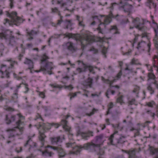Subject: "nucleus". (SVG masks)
<instances>
[{"mask_svg":"<svg viewBox=\"0 0 158 158\" xmlns=\"http://www.w3.org/2000/svg\"><path fill=\"white\" fill-rule=\"evenodd\" d=\"M66 36L69 38H72L76 40H80L81 44V48L83 50L85 46V44H87L92 42L93 39L91 36L87 34H85L82 37L79 34H73L72 33H68Z\"/></svg>","mask_w":158,"mask_h":158,"instance_id":"1","label":"nucleus"},{"mask_svg":"<svg viewBox=\"0 0 158 158\" xmlns=\"http://www.w3.org/2000/svg\"><path fill=\"white\" fill-rule=\"evenodd\" d=\"M98 148L99 145L96 144V143H94L92 142L89 143H88L84 144L83 146H76L73 148V151H70L69 152V154L70 155L73 154V155H77L79 154L81 149L84 148L86 150H89L92 151H95V148Z\"/></svg>","mask_w":158,"mask_h":158,"instance_id":"2","label":"nucleus"},{"mask_svg":"<svg viewBox=\"0 0 158 158\" xmlns=\"http://www.w3.org/2000/svg\"><path fill=\"white\" fill-rule=\"evenodd\" d=\"M49 58L46 53L43 55L41 60V65L40 69L39 70H36L35 71L38 73L43 71L44 73H48L49 75L52 74L51 70L53 69L52 63L51 62H46V60Z\"/></svg>","mask_w":158,"mask_h":158,"instance_id":"3","label":"nucleus"},{"mask_svg":"<svg viewBox=\"0 0 158 158\" xmlns=\"http://www.w3.org/2000/svg\"><path fill=\"white\" fill-rule=\"evenodd\" d=\"M117 132V131H116L110 135L108 139L109 143H108L114 145H117L124 143L125 142V137L123 136L118 137V135L116 134Z\"/></svg>","mask_w":158,"mask_h":158,"instance_id":"4","label":"nucleus"},{"mask_svg":"<svg viewBox=\"0 0 158 158\" xmlns=\"http://www.w3.org/2000/svg\"><path fill=\"white\" fill-rule=\"evenodd\" d=\"M8 16L11 18V21L8 19H5L6 23H8L10 25L13 24L16 26H19L20 24L22 22V19L17 16V13L15 12H12L10 14L9 13L7 14Z\"/></svg>","mask_w":158,"mask_h":158,"instance_id":"5","label":"nucleus"},{"mask_svg":"<svg viewBox=\"0 0 158 158\" xmlns=\"http://www.w3.org/2000/svg\"><path fill=\"white\" fill-rule=\"evenodd\" d=\"M0 38L6 40L7 41L9 42L10 45L12 46H15L16 49H17L16 43L14 36L9 35L6 33H0Z\"/></svg>","mask_w":158,"mask_h":158,"instance_id":"6","label":"nucleus"},{"mask_svg":"<svg viewBox=\"0 0 158 158\" xmlns=\"http://www.w3.org/2000/svg\"><path fill=\"white\" fill-rule=\"evenodd\" d=\"M17 115L19 116V119L16 122L17 126L12 129H8L6 130V131H15V129L16 128L19 129L21 133L23 131L24 128L23 127H20V125L23 123V121H21V120H24L25 119V117L20 114H18Z\"/></svg>","mask_w":158,"mask_h":158,"instance_id":"7","label":"nucleus"},{"mask_svg":"<svg viewBox=\"0 0 158 158\" xmlns=\"http://www.w3.org/2000/svg\"><path fill=\"white\" fill-rule=\"evenodd\" d=\"M77 62L78 63V64L80 63H81L83 65L82 68H78L77 69L76 71L78 73H81L82 72H85L86 71V69L87 68L89 69V70L90 72H92L93 71V68L90 66L88 65L84 64L82 61L80 60H78Z\"/></svg>","mask_w":158,"mask_h":158,"instance_id":"8","label":"nucleus"},{"mask_svg":"<svg viewBox=\"0 0 158 158\" xmlns=\"http://www.w3.org/2000/svg\"><path fill=\"white\" fill-rule=\"evenodd\" d=\"M132 23L134 24L135 27L136 28L142 31H145L146 27L143 26V23H141L140 22L139 18H136L135 19H133Z\"/></svg>","mask_w":158,"mask_h":158,"instance_id":"9","label":"nucleus"},{"mask_svg":"<svg viewBox=\"0 0 158 158\" xmlns=\"http://www.w3.org/2000/svg\"><path fill=\"white\" fill-rule=\"evenodd\" d=\"M63 46L66 48L67 49L72 52L76 51L77 48L71 42H68L63 45Z\"/></svg>","mask_w":158,"mask_h":158,"instance_id":"10","label":"nucleus"},{"mask_svg":"<svg viewBox=\"0 0 158 158\" xmlns=\"http://www.w3.org/2000/svg\"><path fill=\"white\" fill-rule=\"evenodd\" d=\"M95 142L96 144L99 145L100 148V146L104 142V136L103 134H101L98 135L96 136L95 137Z\"/></svg>","mask_w":158,"mask_h":158,"instance_id":"11","label":"nucleus"},{"mask_svg":"<svg viewBox=\"0 0 158 158\" xmlns=\"http://www.w3.org/2000/svg\"><path fill=\"white\" fill-rule=\"evenodd\" d=\"M93 79L89 77L83 82V85L86 88H92L93 85Z\"/></svg>","mask_w":158,"mask_h":158,"instance_id":"12","label":"nucleus"},{"mask_svg":"<svg viewBox=\"0 0 158 158\" xmlns=\"http://www.w3.org/2000/svg\"><path fill=\"white\" fill-rule=\"evenodd\" d=\"M133 6L131 5L125 3V5L123 6L124 11L125 12H128V15H129L131 11Z\"/></svg>","mask_w":158,"mask_h":158,"instance_id":"13","label":"nucleus"},{"mask_svg":"<svg viewBox=\"0 0 158 158\" xmlns=\"http://www.w3.org/2000/svg\"><path fill=\"white\" fill-rule=\"evenodd\" d=\"M67 123L68 122L64 119H62L61 121V124L64 129L66 131L69 132L71 128L67 125Z\"/></svg>","mask_w":158,"mask_h":158,"instance_id":"14","label":"nucleus"},{"mask_svg":"<svg viewBox=\"0 0 158 158\" xmlns=\"http://www.w3.org/2000/svg\"><path fill=\"white\" fill-rule=\"evenodd\" d=\"M156 27V28H154L155 36L154 39V42L156 48L158 49V26L157 25Z\"/></svg>","mask_w":158,"mask_h":158,"instance_id":"15","label":"nucleus"},{"mask_svg":"<svg viewBox=\"0 0 158 158\" xmlns=\"http://www.w3.org/2000/svg\"><path fill=\"white\" fill-rule=\"evenodd\" d=\"M93 136V132L91 131H88L87 132L82 133L81 134L82 138L85 140L88 139L90 136Z\"/></svg>","mask_w":158,"mask_h":158,"instance_id":"16","label":"nucleus"},{"mask_svg":"<svg viewBox=\"0 0 158 158\" xmlns=\"http://www.w3.org/2000/svg\"><path fill=\"white\" fill-rule=\"evenodd\" d=\"M6 65H2L0 71L2 72L3 75L5 76V77L9 78V73L7 71L6 68L4 69V67H6Z\"/></svg>","mask_w":158,"mask_h":158,"instance_id":"17","label":"nucleus"},{"mask_svg":"<svg viewBox=\"0 0 158 158\" xmlns=\"http://www.w3.org/2000/svg\"><path fill=\"white\" fill-rule=\"evenodd\" d=\"M146 45V44L145 42L142 41L139 43L137 48L140 52H142L144 50L145 47Z\"/></svg>","mask_w":158,"mask_h":158,"instance_id":"18","label":"nucleus"},{"mask_svg":"<svg viewBox=\"0 0 158 158\" xmlns=\"http://www.w3.org/2000/svg\"><path fill=\"white\" fill-rule=\"evenodd\" d=\"M110 32L113 34H119L120 32L116 26H111L109 29Z\"/></svg>","mask_w":158,"mask_h":158,"instance_id":"19","label":"nucleus"},{"mask_svg":"<svg viewBox=\"0 0 158 158\" xmlns=\"http://www.w3.org/2000/svg\"><path fill=\"white\" fill-rule=\"evenodd\" d=\"M24 63L28 65L29 69H31L33 68V63L31 60L26 58Z\"/></svg>","mask_w":158,"mask_h":158,"instance_id":"20","label":"nucleus"},{"mask_svg":"<svg viewBox=\"0 0 158 158\" xmlns=\"http://www.w3.org/2000/svg\"><path fill=\"white\" fill-rule=\"evenodd\" d=\"M136 149H131L129 150V158H136V156H135L136 152Z\"/></svg>","mask_w":158,"mask_h":158,"instance_id":"21","label":"nucleus"},{"mask_svg":"<svg viewBox=\"0 0 158 158\" xmlns=\"http://www.w3.org/2000/svg\"><path fill=\"white\" fill-rule=\"evenodd\" d=\"M26 30L27 31V35L29 36V37L28 38V40H32L33 38L32 36L34 35H36L37 33V31L33 30H31L30 31H28L27 30Z\"/></svg>","mask_w":158,"mask_h":158,"instance_id":"22","label":"nucleus"},{"mask_svg":"<svg viewBox=\"0 0 158 158\" xmlns=\"http://www.w3.org/2000/svg\"><path fill=\"white\" fill-rule=\"evenodd\" d=\"M149 150L150 152V154L152 155H154L156 154V156L154 158H158V151L157 149L154 148L150 147Z\"/></svg>","mask_w":158,"mask_h":158,"instance_id":"23","label":"nucleus"},{"mask_svg":"<svg viewBox=\"0 0 158 158\" xmlns=\"http://www.w3.org/2000/svg\"><path fill=\"white\" fill-rule=\"evenodd\" d=\"M51 143L53 145H56L57 144L59 140V137H53L50 138Z\"/></svg>","mask_w":158,"mask_h":158,"instance_id":"24","label":"nucleus"},{"mask_svg":"<svg viewBox=\"0 0 158 158\" xmlns=\"http://www.w3.org/2000/svg\"><path fill=\"white\" fill-rule=\"evenodd\" d=\"M42 154L45 156L51 157L52 155L53 154L51 152L49 151L48 149H46L44 151L42 152Z\"/></svg>","mask_w":158,"mask_h":158,"instance_id":"25","label":"nucleus"},{"mask_svg":"<svg viewBox=\"0 0 158 158\" xmlns=\"http://www.w3.org/2000/svg\"><path fill=\"white\" fill-rule=\"evenodd\" d=\"M39 139L40 141L43 142L44 141V139L46 137V136L45 135L44 133L43 132L39 131Z\"/></svg>","mask_w":158,"mask_h":158,"instance_id":"26","label":"nucleus"},{"mask_svg":"<svg viewBox=\"0 0 158 158\" xmlns=\"http://www.w3.org/2000/svg\"><path fill=\"white\" fill-rule=\"evenodd\" d=\"M112 88L110 87V88L108 89L107 90L106 92V96L107 97V98H109V97L108 96V94L109 93H111L112 94H114L115 93V91L114 90H112Z\"/></svg>","mask_w":158,"mask_h":158,"instance_id":"27","label":"nucleus"},{"mask_svg":"<svg viewBox=\"0 0 158 158\" xmlns=\"http://www.w3.org/2000/svg\"><path fill=\"white\" fill-rule=\"evenodd\" d=\"M61 145H60V146ZM66 155L65 152L60 147V158L64 157Z\"/></svg>","mask_w":158,"mask_h":158,"instance_id":"28","label":"nucleus"},{"mask_svg":"<svg viewBox=\"0 0 158 158\" xmlns=\"http://www.w3.org/2000/svg\"><path fill=\"white\" fill-rule=\"evenodd\" d=\"M115 81V79H114L112 81H110V80H108L109 82V83L110 84V88H112L113 87H115L117 88L118 89H119V86L118 85H116L115 86H113L112 85V84Z\"/></svg>","mask_w":158,"mask_h":158,"instance_id":"29","label":"nucleus"},{"mask_svg":"<svg viewBox=\"0 0 158 158\" xmlns=\"http://www.w3.org/2000/svg\"><path fill=\"white\" fill-rule=\"evenodd\" d=\"M59 35H53L48 40V45H50V42L51 41V40L53 39H58L59 38Z\"/></svg>","mask_w":158,"mask_h":158,"instance_id":"30","label":"nucleus"},{"mask_svg":"<svg viewBox=\"0 0 158 158\" xmlns=\"http://www.w3.org/2000/svg\"><path fill=\"white\" fill-rule=\"evenodd\" d=\"M69 2L68 0H61L60 1V4L61 6H64L66 5L67 3Z\"/></svg>","mask_w":158,"mask_h":158,"instance_id":"31","label":"nucleus"},{"mask_svg":"<svg viewBox=\"0 0 158 158\" xmlns=\"http://www.w3.org/2000/svg\"><path fill=\"white\" fill-rule=\"evenodd\" d=\"M113 106H114L112 102H111L109 103V104L108 106V110L107 111V113H106V115H108L110 114V109H111V108H112L113 107Z\"/></svg>","mask_w":158,"mask_h":158,"instance_id":"32","label":"nucleus"},{"mask_svg":"<svg viewBox=\"0 0 158 158\" xmlns=\"http://www.w3.org/2000/svg\"><path fill=\"white\" fill-rule=\"evenodd\" d=\"M148 90L150 92L151 94H152L154 93V90L150 84H149L147 87Z\"/></svg>","mask_w":158,"mask_h":158,"instance_id":"33","label":"nucleus"},{"mask_svg":"<svg viewBox=\"0 0 158 158\" xmlns=\"http://www.w3.org/2000/svg\"><path fill=\"white\" fill-rule=\"evenodd\" d=\"M104 150L103 149L100 148L99 151V152H98V154L99 156L98 158H99L101 157V158H103L101 157V156L103 155H104Z\"/></svg>","mask_w":158,"mask_h":158,"instance_id":"34","label":"nucleus"},{"mask_svg":"<svg viewBox=\"0 0 158 158\" xmlns=\"http://www.w3.org/2000/svg\"><path fill=\"white\" fill-rule=\"evenodd\" d=\"M123 95L120 96L116 100V102L118 103H120L121 104L123 103Z\"/></svg>","mask_w":158,"mask_h":158,"instance_id":"35","label":"nucleus"},{"mask_svg":"<svg viewBox=\"0 0 158 158\" xmlns=\"http://www.w3.org/2000/svg\"><path fill=\"white\" fill-rule=\"evenodd\" d=\"M35 135V134L33 135V136H31L30 135H29L28 136V140L27 141L26 143L24 144V146L26 147L27 145H28L29 142L30 141H31L32 140L31 139V138L33 137Z\"/></svg>","mask_w":158,"mask_h":158,"instance_id":"36","label":"nucleus"},{"mask_svg":"<svg viewBox=\"0 0 158 158\" xmlns=\"http://www.w3.org/2000/svg\"><path fill=\"white\" fill-rule=\"evenodd\" d=\"M110 19L109 18H106L104 21V23H101L99 24V25H101L102 24H103L104 25H107L109 23H110Z\"/></svg>","mask_w":158,"mask_h":158,"instance_id":"37","label":"nucleus"},{"mask_svg":"<svg viewBox=\"0 0 158 158\" xmlns=\"http://www.w3.org/2000/svg\"><path fill=\"white\" fill-rule=\"evenodd\" d=\"M155 104V103L153 101H151L150 102L146 103V105L151 107H152L153 105Z\"/></svg>","mask_w":158,"mask_h":158,"instance_id":"38","label":"nucleus"},{"mask_svg":"<svg viewBox=\"0 0 158 158\" xmlns=\"http://www.w3.org/2000/svg\"><path fill=\"white\" fill-rule=\"evenodd\" d=\"M78 93V92H76L75 93H69L68 95L69 96H70V99L72 100L73 98L77 96V94Z\"/></svg>","mask_w":158,"mask_h":158,"instance_id":"39","label":"nucleus"},{"mask_svg":"<svg viewBox=\"0 0 158 158\" xmlns=\"http://www.w3.org/2000/svg\"><path fill=\"white\" fill-rule=\"evenodd\" d=\"M4 49V46L2 44H0V57L2 56V53Z\"/></svg>","mask_w":158,"mask_h":158,"instance_id":"40","label":"nucleus"},{"mask_svg":"<svg viewBox=\"0 0 158 158\" xmlns=\"http://www.w3.org/2000/svg\"><path fill=\"white\" fill-rule=\"evenodd\" d=\"M5 121L7 124H9L11 123V120L8 117V115H6Z\"/></svg>","mask_w":158,"mask_h":158,"instance_id":"41","label":"nucleus"},{"mask_svg":"<svg viewBox=\"0 0 158 158\" xmlns=\"http://www.w3.org/2000/svg\"><path fill=\"white\" fill-rule=\"evenodd\" d=\"M50 85L55 89H58L59 88V85L56 83L50 84Z\"/></svg>","mask_w":158,"mask_h":158,"instance_id":"42","label":"nucleus"},{"mask_svg":"<svg viewBox=\"0 0 158 158\" xmlns=\"http://www.w3.org/2000/svg\"><path fill=\"white\" fill-rule=\"evenodd\" d=\"M89 51H93L94 54H96L98 53V50L93 47L91 48Z\"/></svg>","mask_w":158,"mask_h":158,"instance_id":"43","label":"nucleus"},{"mask_svg":"<svg viewBox=\"0 0 158 158\" xmlns=\"http://www.w3.org/2000/svg\"><path fill=\"white\" fill-rule=\"evenodd\" d=\"M148 77L151 79H154L155 78V75L152 73H148Z\"/></svg>","mask_w":158,"mask_h":158,"instance_id":"44","label":"nucleus"},{"mask_svg":"<svg viewBox=\"0 0 158 158\" xmlns=\"http://www.w3.org/2000/svg\"><path fill=\"white\" fill-rule=\"evenodd\" d=\"M135 102V99L134 98L131 99L128 102V106L132 105L134 104Z\"/></svg>","mask_w":158,"mask_h":158,"instance_id":"45","label":"nucleus"},{"mask_svg":"<svg viewBox=\"0 0 158 158\" xmlns=\"http://www.w3.org/2000/svg\"><path fill=\"white\" fill-rule=\"evenodd\" d=\"M69 77L67 75H63L62 79L63 80L61 81L62 82H64V80H68L69 79Z\"/></svg>","mask_w":158,"mask_h":158,"instance_id":"46","label":"nucleus"},{"mask_svg":"<svg viewBox=\"0 0 158 158\" xmlns=\"http://www.w3.org/2000/svg\"><path fill=\"white\" fill-rule=\"evenodd\" d=\"M137 60H135V58H133L131 62V64H137Z\"/></svg>","mask_w":158,"mask_h":158,"instance_id":"47","label":"nucleus"},{"mask_svg":"<svg viewBox=\"0 0 158 158\" xmlns=\"http://www.w3.org/2000/svg\"><path fill=\"white\" fill-rule=\"evenodd\" d=\"M38 119H40L41 120H42L41 115L39 114H37L35 118L34 119L35 120H36Z\"/></svg>","mask_w":158,"mask_h":158,"instance_id":"48","label":"nucleus"},{"mask_svg":"<svg viewBox=\"0 0 158 158\" xmlns=\"http://www.w3.org/2000/svg\"><path fill=\"white\" fill-rule=\"evenodd\" d=\"M52 4H58L59 3V0H52Z\"/></svg>","mask_w":158,"mask_h":158,"instance_id":"49","label":"nucleus"},{"mask_svg":"<svg viewBox=\"0 0 158 158\" xmlns=\"http://www.w3.org/2000/svg\"><path fill=\"white\" fill-rule=\"evenodd\" d=\"M16 116L15 115H12L10 117V119L11 120V122L14 121L15 119Z\"/></svg>","mask_w":158,"mask_h":158,"instance_id":"50","label":"nucleus"},{"mask_svg":"<svg viewBox=\"0 0 158 158\" xmlns=\"http://www.w3.org/2000/svg\"><path fill=\"white\" fill-rule=\"evenodd\" d=\"M96 111L95 109L94 108L92 110V111L90 114H87V115L88 116H90L93 114H94V111Z\"/></svg>","mask_w":158,"mask_h":158,"instance_id":"51","label":"nucleus"},{"mask_svg":"<svg viewBox=\"0 0 158 158\" xmlns=\"http://www.w3.org/2000/svg\"><path fill=\"white\" fill-rule=\"evenodd\" d=\"M107 49L106 48L104 47L102 50V52L103 55H105Z\"/></svg>","mask_w":158,"mask_h":158,"instance_id":"52","label":"nucleus"},{"mask_svg":"<svg viewBox=\"0 0 158 158\" xmlns=\"http://www.w3.org/2000/svg\"><path fill=\"white\" fill-rule=\"evenodd\" d=\"M39 95L42 98H45L44 94L42 92H40L39 93Z\"/></svg>","mask_w":158,"mask_h":158,"instance_id":"53","label":"nucleus"},{"mask_svg":"<svg viewBox=\"0 0 158 158\" xmlns=\"http://www.w3.org/2000/svg\"><path fill=\"white\" fill-rule=\"evenodd\" d=\"M10 2V6L11 8H12L14 6L13 1L14 0H9Z\"/></svg>","mask_w":158,"mask_h":158,"instance_id":"54","label":"nucleus"},{"mask_svg":"<svg viewBox=\"0 0 158 158\" xmlns=\"http://www.w3.org/2000/svg\"><path fill=\"white\" fill-rule=\"evenodd\" d=\"M74 144L72 143H66V147H72V145Z\"/></svg>","mask_w":158,"mask_h":158,"instance_id":"55","label":"nucleus"},{"mask_svg":"<svg viewBox=\"0 0 158 158\" xmlns=\"http://www.w3.org/2000/svg\"><path fill=\"white\" fill-rule=\"evenodd\" d=\"M25 87V88L26 90L24 91V93H26L29 90V89L28 87V85L26 84H24Z\"/></svg>","mask_w":158,"mask_h":158,"instance_id":"56","label":"nucleus"},{"mask_svg":"<svg viewBox=\"0 0 158 158\" xmlns=\"http://www.w3.org/2000/svg\"><path fill=\"white\" fill-rule=\"evenodd\" d=\"M65 88L66 89H72L73 88L72 85H70L69 86H65Z\"/></svg>","mask_w":158,"mask_h":158,"instance_id":"57","label":"nucleus"},{"mask_svg":"<svg viewBox=\"0 0 158 158\" xmlns=\"http://www.w3.org/2000/svg\"><path fill=\"white\" fill-rule=\"evenodd\" d=\"M83 22L82 21H79V25L80 26H82L83 27H84L85 26V25L83 23Z\"/></svg>","mask_w":158,"mask_h":158,"instance_id":"58","label":"nucleus"},{"mask_svg":"<svg viewBox=\"0 0 158 158\" xmlns=\"http://www.w3.org/2000/svg\"><path fill=\"white\" fill-rule=\"evenodd\" d=\"M50 147L52 148H53L54 150H56L57 151L58 150V147H52V146H48L47 147Z\"/></svg>","mask_w":158,"mask_h":158,"instance_id":"59","label":"nucleus"},{"mask_svg":"<svg viewBox=\"0 0 158 158\" xmlns=\"http://www.w3.org/2000/svg\"><path fill=\"white\" fill-rule=\"evenodd\" d=\"M97 29L99 33L103 34L102 31V30L99 26L98 27V28H97Z\"/></svg>","mask_w":158,"mask_h":158,"instance_id":"60","label":"nucleus"},{"mask_svg":"<svg viewBox=\"0 0 158 158\" xmlns=\"http://www.w3.org/2000/svg\"><path fill=\"white\" fill-rule=\"evenodd\" d=\"M52 12H56L58 11V9L56 8L52 9Z\"/></svg>","mask_w":158,"mask_h":158,"instance_id":"61","label":"nucleus"},{"mask_svg":"<svg viewBox=\"0 0 158 158\" xmlns=\"http://www.w3.org/2000/svg\"><path fill=\"white\" fill-rule=\"evenodd\" d=\"M147 46L148 48V52H149L150 50V47L151 46V44L150 42H149L147 44Z\"/></svg>","mask_w":158,"mask_h":158,"instance_id":"62","label":"nucleus"},{"mask_svg":"<svg viewBox=\"0 0 158 158\" xmlns=\"http://www.w3.org/2000/svg\"><path fill=\"white\" fill-rule=\"evenodd\" d=\"M52 125L56 128H57L59 127V125L57 124L52 123Z\"/></svg>","mask_w":158,"mask_h":158,"instance_id":"63","label":"nucleus"},{"mask_svg":"<svg viewBox=\"0 0 158 158\" xmlns=\"http://www.w3.org/2000/svg\"><path fill=\"white\" fill-rule=\"evenodd\" d=\"M23 56V55L22 54H20L18 57V58L19 60L20 61L21 58Z\"/></svg>","mask_w":158,"mask_h":158,"instance_id":"64","label":"nucleus"}]
</instances>
